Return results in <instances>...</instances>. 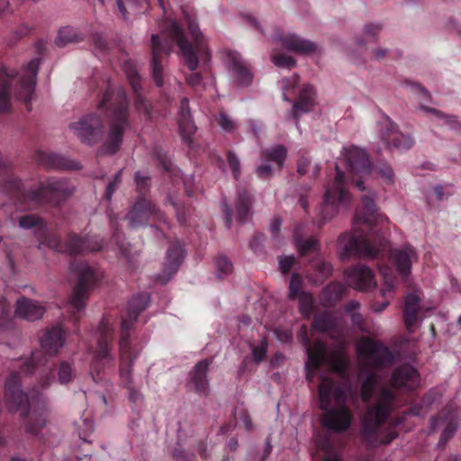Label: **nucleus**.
I'll list each match as a JSON object with an SVG mask.
<instances>
[{
	"label": "nucleus",
	"mask_w": 461,
	"mask_h": 461,
	"mask_svg": "<svg viewBox=\"0 0 461 461\" xmlns=\"http://www.w3.org/2000/svg\"><path fill=\"white\" fill-rule=\"evenodd\" d=\"M183 13L188 35L176 20L167 19L160 24L163 41L158 34L151 36V70L158 87L164 84L163 59L171 53L174 46L178 47L185 66L191 71L185 78L186 84L194 89L200 86L203 81V75L196 71L199 62L206 65L211 59V53L196 20L185 11Z\"/></svg>",
	"instance_id": "1"
},
{
	"label": "nucleus",
	"mask_w": 461,
	"mask_h": 461,
	"mask_svg": "<svg viewBox=\"0 0 461 461\" xmlns=\"http://www.w3.org/2000/svg\"><path fill=\"white\" fill-rule=\"evenodd\" d=\"M378 375L370 372L360 386V396L367 404L360 417L359 439L366 449L387 446L398 438L396 428L403 418H389L396 411L398 398L392 388L382 385L377 388Z\"/></svg>",
	"instance_id": "2"
},
{
	"label": "nucleus",
	"mask_w": 461,
	"mask_h": 461,
	"mask_svg": "<svg viewBox=\"0 0 461 461\" xmlns=\"http://www.w3.org/2000/svg\"><path fill=\"white\" fill-rule=\"evenodd\" d=\"M386 218L375 203L373 194L364 195L356 210L353 233H343L339 238L340 258L350 257L379 258L384 256L389 242L382 226Z\"/></svg>",
	"instance_id": "3"
},
{
	"label": "nucleus",
	"mask_w": 461,
	"mask_h": 461,
	"mask_svg": "<svg viewBox=\"0 0 461 461\" xmlns=\"http://www.w3.org/2000/svg\"><path fill=\"white\" fill-rule=\"evenodd\" d=\"M46 361L41 350L32 351L31 357L23 363L19 371L10 373L4 386V396L8 410L12 412L21 411L25 431L33 436H38L46 424L48 402L45 396L38 391H32L31 399L29 398L22 389L21 374L32 375Z\"/></svg>",
	"instance_id": "4"
},
{
	"label": "nucleus",
	"mask_w": 461,
	"mask_h": 461,
	"mask_svg": "<svg viewBox=\"0 0 461 461\" xmlns=\"http://www.w3.org/2000/svg\"><path fill=\"white\" fill-rule=\"evenodd\" d=\"M0 187L18 210L26 212L46 204L59 206L74 193L67 179L48 178L37 188L26 189L22 180L14 175L12 167L0 157Z\"/></svg>",
	"instance_id": "5"
},
{
	"label": "nucleus",
	"mask_w": 461,
	"mask_h": 461,
	"mask_svg": "<svg viewBox=\"0 0 461 461\" xmlns=\"http://www.w3.org/2000/svg\"><path fill=\"white\" fill-rule=\"evenodd\" d=\"M149 303V294L140 293L133 296L128 303L127 316L121 322V335L119 339L120 349V380L122 384L129 391V400L136 403L141 394L132 387V366L134 360L139 356V350L131 346L130 341L131 331L139 315Z\"/></svg>",
	"instance_id": "6"
},
{
	"label": "nucleus",
	"mask_w": 461,
	"mask_h": 461,
	"mask_svg": "<svg viewBox=\"0 0 461 461\" xmlns=\"http://www.w3.org/2000/svg\"><path fill=\"white\" fill-rule=\"evenodd\" d=\"M98 109L105 111L108 133L97 151V156L113 155L121 149L124 131L130 126L129 102L125 90L122 87L108 86Z\"/></svg>",
	"instance_id": "7"
},
{
	"label": "nucleus",
	"mask_w": 461,
	"mask_h": 461,
	"mask_svg": "<svg viewBox=\"0 0 461 461\" xmlns=\"http://www.w3.org/2000/svg\"><path fill=\"white\" fill-rule=\"evenodd\" d=\"M320 409L322 427L335 431H346L351 425L352 413L346 405V395L342 388L330 377L321 375L319 384Z\"/></svg>",
	"instance_id": "8"
},
{
	"label": "nucleus",
	"mask_w": 461,
	"mask_h": 461,
	"mask_svg": "<svg viewBox=\"0 0 461 461\" xmlns=\"http://www.w3.org/2000/svg\"><path fill=\"white\" fill-rule=\"evenodd\" d=\"M41 59H32L25 68L23 75L8 70L3 64H0V114L7 113L11 110L10 86L16 80L14 95L18 100L25 104L27 111H32V97L36 86L37 74Z\"/></svg>",
	"instance_id": "9"
},
{
	"label": "nucleus",
	"mask_w": 461,
	"mask_h": 461,
	"mask_svg": "<svg viewBox=\"0 0 461 461\" xmlns=\"http://www.w3.org/2000/svg\"><path fill=\"white\" fill-rule=\"evenodd\" d=\"M70 270L77 276V282L69 296L68 312L70 320L77 324L86 308L91 291L99 284L103 276L86 262L77 259L71 262Z\"/></svg>",
	"instance_id": "10"
},
{
	"label": "nucleus",
	"mask_w": 461,
	"mask_h": 461,
	"mask_svg": "<svg viewBox=\"0 0 461 461\" xmlns=\"http://www.w3.org/2000/svg\"><path fill=\"white\" fill-rule=\"evenodd\" d=\"M335 169L334 181L331 185L326 186L323 202L318 208L317 221L319 227L331 220L338 213L340 206H347L350 202L345 173L338 165H336Z\"/></svg>",
	"instance_id": "11"
},
{
	"label": "nucleus",
	"mask_w": 461,
	"mask_h": 461,
	"mask_svg": "<svg viewBox=\"0 0 461 461\" xmlns=\"http://www.w3.org/2000/svg\"><path fill=\"white\" fill-rule=\"evenodd\" d=\"M98 333L97 348L90 367L92 378L95 383L103 381L105 370L113 366V358L110 355L113 340V329L109 326L106 319L100 321Z\"/></svg>",
	"instance_id": "12"
},
{
	"label": "nucleus",
	"mask_w": 461,
	"mask_h": 461,
	"mask_svg": "<svg viewBox=\"0 0 461 461\" xmlns=\"http://www.w3.org/2000/svg\"><path fill=\"white\" fill-rule=\"evenodd\" d=\"M358 354L366 360L369 366L381 369L393 363V355L383 342L368 337L360 339L357 344Z\"/></svg>",
	"instance_id": "13"
},
{
	"label": "nucleus",
	"mask_w": 461,
	"mask_h": 461,
	"mask_svg": "<svg viewBox=\"0 0 461 461\" xmlns=\"http://www.w3.org/2000/svg\"><path fill=\"white\" fill-rule=\"evenodd\" d=\"M346 167L352 178V182L359 191L366 190L362 178L370 174L371 162L366 152L356 146L344 148Z\"/></svg>",
	"instance_id": "14"
},
{
	"label": "nucleus",
	"mask_w": 461,
	"mask_h": 461,
	"mask_svg": "<svg viewBox=\"0 0 461 461\" xmlns=\"http://www.w3.org/2000/svg\"><path fill=\"white\" fill-rule=\"evenodd\" d=\"M299 340L307 352L308 359L305 363V369L307 372V379L312 381V376L326 359L327 347L326 344L320 339L314 342L311 340L307 333L306 325H303L300 330Z\"/></svg>",
	"instance_id": "15"
},
{
	"label": "nucleus",
	"mask_w": 461,
	"mask_h": 461,
	"mask_svg": "<svg viewBox=\"0 0 461 461\" xmlns=\"http://www.w3.org/2000/svg\"><path fill=\"white\" fill-rule=\"evenodd\" d=\"M383 119L380 122V138L387 149L405 151L413 147L415 140L412 136L400 131L398 125L388 115L384 114Z\"/></svg>",
	"instance_id": "16"
},
{
	"label": "nucleus",
	"mask_w": 461,
	"mask_h": 461,
	"mask_svg": "<svg viewBox=\"0 0 461 461\" xmlns=\"http://www.w3.org/2000/svg\"><path fill=\"white\" fill-rule=\"evenodd\" d=\"M50 246L59 252L76 256L86 252L99 251L103 248V243L96 237H81L75 233H69L64 244L55 240L50 241Z\"/></svg>",
	"instance_id": "17"
},
{
	"label": "nucleus",
	"mask_w": 461,
	"mask_h": 461,
	"mask_svg": "<svg viewBox=\"0 0 461 461\" xmlns=\"http://www.w3.org/2000/svg\"><path fill=\"white\" fill-rule=\"evenodd\" d=\"M103 120L99 115L90 113L83 116L78 122L69 124V129L81 142L93 145L103 137Z\"/></svg>",
	"instance_id": "18"
},
{
	"label": "nucleus",
	"mask_w": 461,
	"mask_h": 461,
	"mask_svg": "<svg viewBox=\"0 0 461 461\" xmlns=\"http://www.w3.org/2000/svg\"><path fill=\"white\" fill-rule=\"evenodd\" d=\"M165 221V215L150 199H137L131 211L126 215L131 228L135 229L146 225L150 219Z\"/></svg>",
	"instance_id": "19"
},
{
	"label": "nucleus",
	"mask_w": 461,
	"mask_h": 461,
	"mask_svg": "<svg viewBox=\"0 0 461 461\" xmlns=\"http://www.w3.org/2000/svg\"><path fill=\"white\" fill-rule=\"evenodd\" d=\"M348 285L361 292H367L376 286L373 270L362 264H356L344 272Z\"/></svg>",
	"instance_id": "20"
},
{
	"label": "nucleus",
	"mask_w": 461,
	"mask_h": 461,
	"mask_svg": "<svg viewBox=\"0 0 461 461\" xmlns=\"http://www.w3.org/2000/svg\"><path fill=\"white\" fill-rule=\"evenodd\" d=\"M419 384V372L410 364L399 366L391 375L390 385L393 389L403 392H411L417 389Z\"/></svg>",
	"instance_id": "21"
},
{
	"label": "nucleus",
	"mask_w": 461,
	"mask_h": 461,
	"mask_svg": "<svg viewBox=\"0 0 461 461\" xmlns=\"http://www.w3.org/2000/svg\"><path fill=\"white\" fill-rule=\"evenodd\" d=\"M184 245L179 240L170 244L167 259L162 271L157 275L156 280L161 284H167L177 272L184 259Z\"/></svg>",
	"instance_id": "22"
},
{
	"label": "nucleus",
	"mask_w": 461,
	"mask_h": 461,
	"mask_svg": "<svg viewBox=\"0 0 461 461\" xmlns=\"http://www.w3.org/2000/svg\"><path fill=\"white\" fill-rule=\"evenodd\" d=\"M212 363V358H205L193 367L188 374V380L186 386L193 388V390L200 395H208L210 391L208 370L210 365Z\"/></svg>",
	"instance_id": "23"
},
{
	"label": "nucleus",
	"mask_w": 461,
	"mask_h": 461,
	"mask_svg": "<svg viewBox=\"0 0 461 461\" xmlns=\"http://www.w3.org/2000/svg\"><path fill=\"white\" fill-rule=\"evenodd\" d=\"M272 38L273 41L282 43L285 49L294 53L312 54L317 50V45L314 42L296 34L284 35L279 30L276 31Z\"/></svg>",
	"instance_id": "24"
},
{
	"label": "nucleus",
	"mask_w": 461,
	"mask_h": 461,
	"mask_svg": "<svg viewBox=\"0 0 461 461\" xmlns=\"http://www.w3.org/2000/svg\"><path fill=\"white\" fill-rule=\"evenodd\" d=\"M177 124L183 142L191 147L196 126L191 115L189 99L183 97L178 108Z\"/></svg>",
	"instance_id": "25"
},
{
	"label": "nucleus",
	"mask_w": 461,
	"mask_h": 461,
	"mask_svg": "<svg viewBox=\"0 0 461 461\" xmlns=\"http://www.w3.org/2000/svg\"><path fill=\"white\" fill-rule=\"evenodd\" d=\"M35 159L39 165L48 169L78 170L81 168L79 162L53 152L40 150L35 154Z\"/></svg>",
	"instance_id": "26"
},
{
	"label": "nucleus",
	"mask_w": 461,
	"mask_h": 461,
	"mask_svg": "<svg viewBox=\"0 0 461 461\" xmlns=\"http://www.w3.org/2000/svg\"><path fill=\"white\" fill-rule=\"evenodd\" d=\"M416 259V251L410 245L390 250V260L395 267L398 274L403 278L410 275L412 260Z\"/></svg>",
	"instance_id": "27"
},
{
	"label": "nucleus",
	"mask_w": 461,
	"mask_h": 461,
	"mask_svg": "<svg viewBox=\"0 0 461 461\" xmlns=\"http://www.w3.org/2000/svg\"><path fill=\"white\" fill-rule=\"evenodd\" d=\"M65 332L61 326L57 325L46 330L41 339V346L44 352L50 356H55L63 347Z\"/></svg>",
	"instance_id": "28"
},
{
	"label": "nucleus",
	"mask_w": 461,
	"mask_h": 461,
	"mask_svg": "<svg viewBox=\"0 0 461 461\" xmlns=\"http://www.w3.org/2000/svg\"><path fill=\"white\" fill-rule=\"evenodd\" d=\"M44 312L45 308L38 302L26 297H21L17 300L15 315L18 318H22L29 321H34L41 319Z\"/></svg>",
	"instance_id": "29"
},
{
	"label": "nucleus",
	"mask_w": 461,
	"mask_h": 461,
	"mask_svg": "<svg viewBox=\"0 0 461 461\" xmlns=\"http://www.w3.org/2000/svg\"><path fill=\"white\" fill-rule=\"evenodd\" d=\"M315 105V91L312 86L306 85L299 92L293 105V117L298 120L301 113H309Z\"/></svg>",
	"instance_id": "30"
},
{
	"label": "nucleus",
	"mask_w": 461,
	"mask_h": 461,
	"mask_svg": "<svg viewBox=\"0 0 461 461\" xmlns=\"http://www.w3.org/2000/svg\"><path fill=\"white\" fill-rule=\"evenodd\" d=\"M128 80L135 94L134 105L136 110L142 113L147 119L151 118L150 105L140 93V77L135 69H131L128 72Z\"/></svg>",
	"instance_id": "31"
},
{
	"label": "nucleus",
	"mask_w": 461,
	"mask_h": 461,
	"mask_svg": "<svg viewBox=\"0 0 461 461\" xmlns=\"http://www.w3.org/2000/svg\"><path fill=\"white\" fill-rule=\"evenodd\" d=\"M420 312V300L414 294H408L404 300L403 306V322L409 332H412V328L416 324Z\"/></svg>",
	"instance_id": "32"
},
{
	"label": "nucleus",
	"mask_w": 461,
	"mask_h": 461,
	"mask_svg": "<svg viewBox=\"0 0 461 461\" xmlns=\"http://www.w3.org/2000/svg\"><path fill=\"white\" fill-rule=\"evenodd\" d=\"M228 59L238 82L240 85H249L253 76L245 60L241 59L240 54L231 51L228 53Z\"/></svg>",
	"instance_id": "33"
},
{
	"label": "nucleus",
	"mask_w": 461,
	"mask_h": 461,
	"mask_svg": "<svg viewBox=\"0 0 461 461\" xmlns=\"http://www.w3.org/2000/svg\"><path fill=\"white\" fill-rule=\"evenodd\" d=\"M347 287L340 282H331L321 292V301L323 306L331 307L347 294Z\"/></svg>",
	"instance_id": "34"
},
{
	"label": "nucleus",
	"mask_w": 461,
	"mask_h": 461,
	"mask_svg": "<svg viewBox=\"0 0 461 461\" xmlns=\"http://www.w3.org/2000/svg\"><path fill=\"white\" fill-rule=\"evenodd\" d=\"M153 155L157 161L158 167H159L165 174H167V176L172 179L173 183H177L178 181L182 180L179 170L175 168L174 165L165 151L159 148H156L154 149Z\"/></svg>",
	"instance_id": "35"
},
{
	"label": "nucleus",
	"mask_w": 461,
	"mask_h": 461,
	"mask_svg": "<svg viewBox=\"0 0 461 461\" xmlns=\"http://www.w3.org/2000/svg\"><path fill=\"white\" fill-rule=\"evenodd\" d=\"M85 40V35L77 29L66 26L59 31L58 37L55 40V43L59 48L66 46L68 43H77Z\"/></svg>",
	"instance_id": "36"
},
{
	"label": "nucleus",
	"mask_w": 461,
	"mask_h": 461,
	"mask_svg": "<svg viewBox=\"0 0 461 461\" xmlns=\"http://www.w3.org/2000/svg\"><path fill=\"white\" fill-rule=\"evenodd\" d=\"M252 197L246 189L238 190L237 218L240 222L247 220L250 214Z\"/></svg>",
	"instance_id": "37"
},
{
	"label": "nucleus",
	"mask_w": 461,
	"mask_h": 461,
	"mask_svg": "<svg viewBox=\"0 0 461 461\" xmlns=\"http://www.w3.org/2000/svg\"><path fill=\"white\" fill-rule=\"evenodd\" d=\"M261 157L265 162H276L278 169H281L287 157V149L284 145H276L264 149L261 152Z\"/></svg>",
	"instance_id": "38"
},
{
	"label": "nucleus",
	"mask_w": 461,
	"mask_h": 461,
	"mask_svg": "<svg viewBox=\"0 0 461 461\" xmlns=\"http://www.w3.org/2000/svg\"><path fill=\"white\" fill-rule=\"evenodd\" d=\"M57 375L60 384L66 385L73 382L77 375L72 360H62L57 366Z\"/></svg>",
	"instance_id": "39"
},
{
	"label": "nucleus",
	"mask_w": 461,
	"mask_h": 461,
	"mask_svg": "<svg viewBox=\"0 0 461 461\" xmlns=\"http://www.w3.org/2000/svg\"><path fill=\"white\" fill-rule=\"evenodd\" d=\"M150 176L148 174L137 171L134 174V183L138 193L137 199H149Z\"/></svg>",
	"instance_id": "40"
},
{
	"label": "nucleus",
	"mask_w": 461,
	"mask_h": 461,
	"mask_svg": "<svg viewBox=\"0 0 461 461\" xmlns=\"http://www.w3.org/2000/svg\"><path fill=\"white\" fill-rule=\"evenodd\" d=\"M420 109L426 113H432L439 120L443 121L447 125L449 126L451 130L454 131H461V122L457 121L456 117L452 114L444 113L443 112L424 105L423 104H420Z\"/></svg>",
	"instance_id": "41"
},
{
	"label": "nucleus",
	"mask_w": 461,
	"mask_h": 461,
	"mask_svg": "<svg viewBox=\"0 0 461 461\" xmlns=\"http://www.w3.org/2000/svg\"><path fill=\"white\" fill-rule=\"evenodd\" d=\"M312 328L322 332L331 331L335 328V320L330 313L325 312L314 317Z\"/></svg>",
	"instance_id": "42"
},
{
	"label": "nucleus",
	"mask_w": 461,
	"mask_h": 461,
	"mask_svg": "<svg viewBox=\"0 0 461 461\" xmlns=\"http://www.w3.org/2000/svg\"><path fill=\"white\" fill-rule=\"evenodd\" d=\"M18 225L21 229L30 230L39 228L44 230L47 227L43 218L35 214H24L18 218Z\"/></svg>",
	"instance_id": "43"
},
{
	"label": "nucleus",
	"mask_w": 461,
	"mask_h": 461,
	"mask_svg": "<svg viewBox=\"0 0 461 461\" xmlns=\"http://www.w3.org/2000/svg\"><path fill=\"white\" fill-rule=\"evenodd\" d=\"M312 268L317 276V281L322 283L328 279L333 272L332 265L325 260H315L312 262Z\"/></svg>",
	"instance_id": "44"
},
{
	"label": "nucleus",
	"mask_w": 461,
	"mask_h": 461,
	"mask_svg": "<svg viewBox=\"0 0 461 461\" xmlns=\"http://www.w3.org/2000/svg\"><path fill=\"white\" fill-rule=\"evenodd\" d=\"M295 245L301 256L304 257L310 253L315 252L319 249V242L317 239L311 237L307 240L301 238L295 239Z\"/></svg>",
	"instance_id": "45"
},
{
	"label": "nucleus",
	"mask_w": 461,
	"mask_h": 461,
	"mask_svg": "<svg viewBox=\"0 0 461 461\" xmlns=\"http://www.w3.org/2000/svg\"><path fill=\"white\" fill-rule=\"evenodd\" d=\"M249 348L251 350L253 361L256 364H259L266 359L268 349V340L266 337H263L259 344H249Z\"/></svg>",
	"instance_id": "46"
},
{
	"label": "nucleus",
	"mask_w": 461,
	"mask_h": 461,
	"mask_svg": "<svg viewBox=\"0 0 461 461\" xmlns=\"http://www.w3.org/2000/svg\"><path fill=\"white\" fill-rule=\"evenodd\" d=\"M382 31V25L377 23H369L365 26L363 37L357 39V45L359 47H365L366 40L376 41L380 32Z\"/></svg>",
	"instance_id": "47"
},
{
	"label": "nucleus",
	"mask_w": 461,
	"mask_h": 461,
	"mask_svg": "<svg viewBox=\"0 0 461 461\" xmlns=\"http://www.w3.org/2000/svg\"><path fill=\"white\" fill-rule=\"evenodd\" d=\"M296 299L299 301L300 312L309 318L313 312V298L312 294L307 292H302Z\"/></svg>",
	"instance_id": "48"
},
{
	"label": "nucleus",
	"mask_w": 461,
	"mask_h": 461,
	"mask_svg": "<svg viewBox=\"0 0 461 461\" xmlns=\"http://www.w3.org/2000/svg\"><path fill=\"white\" fill-rule=\"evenodd\" d=\"M300 77L297 74H293L289 77L282 79L283 98L285 101L291 102V91H294L299 85Z\"/></svg>",
	"instance_id": "49"
},
{
	"label": "nucleus",
	"mask_w": 461,
	"mask_h": 461,
	"mask_svg": "<svg viewBox=\"0 0 461 461\" xmlns=\"http://www.w3.org/2000/svg\"><path fill=\"white\" fill-rule=\"evenodd\" d=\"M375 172L379 175L387 185H393L394 180V173L392 167L386 162H378L374 167Z\"/></svg>",
	"instance_id": "50"
},
{
	"label": "nucleus",
	"mask_w": 461,
	"mask_h": 461,
	"mask_svg": "<svg viewBox=\"0 0 461 461\" xmlns=\"http://www.w3.org/2000/svg\"><path fill=\"white\" fill-rule=\"evenodd\" d=\"M379 271L384 277V287L382 289V294L385 296L386 293H391L394 290L396 281L393 277L392 269L388 266H379Z\"/></svg>",
	"instance_id": "51"
},
{
	"label": "nucleus",
	"mask_w": 461,
	"mask_h": 461,
	"mask_svg": "<svg viewBox=\"0 0 461 461\" xmlns=\"http://www.w3.org/2000/svg\"><path fill=\"white\" fill-rule=\"evenodd\" d=\"M302 284L303 280L299 274L293 273L291 279H290V285H289V299L290 300H295L297 296L301 294L302 292Z\"/></svg>",
	"instance_id": "52"
},
{
	"label": "nucleus",
	"mask_w": 461,
	"mask_h": 461,
	"mask_svg": "<svg viewBox=\"0 0 461 461\" xmlns=\"http://www.w3.org/2000/svg\"><path fill=\"white\" fill-rule=\"evenodd\" d=\"M216 122L218 125L227 132H233L237 130L238 124L224 112H220Z\"/></svg>",
	"instance_id": "53"
},
{
	"label": "nucleus",
	"mask_w": 461,
	"mask_h": 461,
	"mask_svg": "<svg viewBox=\"0 0 461 461\" xmlns=\"http://www.w3.org/2000/svg\"><path fill=\"white\" fill-rule=\"evenodd\" d=\"M215 266L219 277L220 275H228L232 271V263L225 256L217 257L215 258Z\"/></svg>",
	"instance_id": "54"
},
{
	"label": "nucleus",
	"mask_w": 461,
	"mask_h": 461,
	"mask_svg": "<svg viewBox=\"0 0 461 461\" xmlns=\"http://www.w3.org/2000/svg\"><path fill=\"white\" fill-rule=\"evenodd\" d=\"M272 61L279 68H292L295 66V59L286 54H277L272 56Z\"/></svg>",
	"instance_id": "55"
},
{
	"label": "nucleus",
	"mask_w": 461,
	"mask_h": 461,
	"mask_svg": "<svg viewBox=\"0 0 461 461\" xmlns=\"http://www.w3.org/2000/svg\"><path fill=\"white\" fill-rule=\"evenodd\" d=\"M228 164L231 169L233 177L238 180L240 175V164L238 157L236 154L231 151L228 150L226 154Z\"/></svg>",
	"instance_id": "56"
},
{
	"label": "nucleus",
	"mask_w": 461,
	"mask_h": 461,
	"mask_svg": "<svg viewBox=\"0 0 461 461\" xmlns=\"http://www.w3.org/2000/svg\"><path fill=\"white\" fill-rule=\"evenodd\" d=\"M116 6L118 13L122 19L127 20L129 18L130 10L134 9L133 0H116Z\"/></svg>",
	"instance_id": "57"
},
{
	"label": "nucleus",
	"mask_w": 461,
	"mask_h": 461,
	"mask_svg": "<svg viewBox=\"0 0 461 461\" xmlns=\"http://www.w3.org/2000/svg\"><path fill=\"white\" fill-rule=\"evenodd\" d=\"M110 223L112 228L113 229V240H115L116 244L119 246L120 249L122 250V253L125 255V257H128V248L124 246V244L121 241L120 232L117 228V221L116 219L110 215Z\"/></svg>",
	"instance_id": "58"
},
{
	"label": "nucleus",
	"mask_w": 461,
	"mask_h": 461,
	"mask_svg": "<svg viewBox=\"0 0 461 461\" xmlns=\"http://www.w3.org/2000/svg\"><path fill=\"white\" fill-rule=\"evenodd\" d=\"M122 172V169L119 170L114 175L113 180L108 184L106 192L104 194V197L106 198V200L110 201L112 199L113 193L115 192L119 184L121 183Z\"/></svg>",
	"instance_id": "59"
},
{
	"label": "nucleus",
	"mask_w": 461,
	"mask_h": 461,
	"mask_svg": "<svg viewBox=\"0 0 461 461\" xmlns=\"http://www.w3.org/2000/svg\"><path fill=\"white\" fill-rule=\"evenodd\" d=\"M456 429V425L449 421L441 433L438 444L444 446L454 436Z\"/></svg>",
	"instance_id": "60"
},
{
	"label": "nucleus",
	"mask_w": 461,
	"mask_h": 461,
	"mask_svg": "<svg viewBox=\"0 0 461 461\" xmlns=\"http://www.w3.org/2000/svg\"><path fill=\"white\" fill-rule=\"evenodd\" d=\"M294 262H295V259L292 256L281 258L279 259V268H280V271L284 275L288 274L291 271L293 266L294 265Z\"/></svg>",
	"instance_id": "61"
},
{
	"label": "nucleus",
	"mask_w": 461,
	"mask_h": 461,
	"mask_svg": "<svg viewBox=\"0 0 461 461\" xmlns=\"http://www.w3.org/2000/svg\"><path fill=\"white\" fill-rule=\"evenodd\" d=\"M170 203L175 209L178 222L180 224H185L186 222L185 207L172 200L170 201Z\"/></svg>",
	"instance_id": "62"
},
{
	"label": "nucleus",
	"mask_w": 461,
	"mask_h": 461,
	"mask_svg": "<svg viewBox=\"0 0 461 461\" xmlns=\"http://www.w3.org/2000/svg\"><path fill=\"white\" fill-rule=\"evenodd\" d=\"M311 160L308 157L303 155L297 161V172L299 175L303 176L309 171Z\"/></svg>",
	"instance_id": "63"
},
{
	"label": "nucleus",
	"mask_w": 461,
	"mask_h": 461,
	"mask_svg": "<svg viewBox=\"0 0 461 461\" xmlns=\"http://www.w3.org/2000/svg\"><path fill=\"white\" fill-rule=\"evenodd\" d=\"M321 461H343L341 456L330 446H327L325 455Z\"/></svg>",
	"instance_id": "64"
}]
</instances>
